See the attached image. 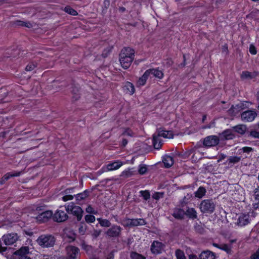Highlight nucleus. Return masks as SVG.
<instances>
[{"label":"nucleus","instance_id":"41","mask_svg":"<svg viewBox=\"0 0 259 259\" xmlns=\"http://www.w3.org/2000/svg\"><path fill=\"white\" fill-rule=\"evenodd\" d=\"M85 221L87 223H94L96 220V218L94 215L92 214H87L84 217Z\"/></svg>","mask_w":259,"mask_h":259},{"label":"nucleus","instance_id":"49","mask_svg":"<svg viewBox=\"0 0 259 259\" xmlns=\"http://www.w3.org/2000/svg\"><path fill=\"white\" fill-rule=\"evenodd\" d=\"M87 212L90 214H97V211H96L91 205H89L86 208Z\"/></svg>","mask_w":259,"mask_h":259},{"label":"nucleus","instance_id":"13","mask_svg":"<svg viewBox=\"0 0 259 259\" xmlns=\"http://www.w3.org/2000/svg\"><path fill=\"white\" fill-rule=\"evenodd\" d=\"M250 216L248 214H241L237 219L236 224L240 227H243L250 223Z\"/></svg>","mask_w":259,"mask_h":259},{"label":"nucleus","instance_id":"58","mask_svg":"<svg viewBox=\"0 0 259 259\" xmlns=\"http://www.w3.org/2000/svg\"><path fill=\"white\" fill-rule=\"evenodd\" d=\"M74 189L73 188H70L66 189L64 191V193L65 194L73 193V191H74Z\"/></svg>","mask_w":259,"mask_h":259},{"label":"nucleus","instance_id":"7","mask_svg":"<svg viewBox=\"0 0 259 259\" xmlns=\"http://www.w3.org/2000/svg\"><path fill=\"white\" fill-rule=\"evenodd\" d=\"M68 218V214L64 211L57 210L54 214H53V220L56 222L61 223L66 221Z\"/></svg>","mask_w":259,"mask_h":259},{"label":"nucleus","instance_id":"27","mask_svg":"<svg viewBox=\"0 0 259 259\" xmlns=\"http://www.w3.org/2000/svg\"><path fill=\"white\" fill-rule=\"evenodd\" d=\"M124 91L130 95H133L135 93V88L134 85L130 82H127L123 87Z\"/></svg>","mask_w":259,"mask_h":259},{"label":"nucleus","instance_id":"62","mask_svg":"<svg viewBox=\"0 0 259 259\" xmlns=\"http://www.w3.org/2000/svg\"><path fill=\"white\" fill-rule=\"evenodd\" d=\"M104 5L106 8L108 7L110 5V0H104Z\"/></svg>","mask_w":259,"mask_h":259},{"label":"nucleus","instance_id":"64","mask_svg":"<svg viewBox=\"0 0 259 259\" xmlns=\"http://www.w3.org/2000/svg\"><path fill=\"white\" fill-rule=\"evenodd\" d=\"M189 259H198L197 256L194 254H190L189 256Z\"/></svg>","mask_w":259,"mask_h":259},{"label":"nucleus","instance_id":"60","mask_svg":"<svg viewBox=\"0 0 259 259\" xmlns=\"http://www.w3.org/2000/svg\"><path fill=\"white\" fill-rule=\"evenodd\" d=\"M104 171H108V170H106V167H103L102 168V169H101L100 170H99L97 173L99 174V175H101L102 174L103 172H104Z\"/></svg>","mask_w":259,"mask_h":259},{"label":"nucleus","instance_id":"48","mask_svg":"<svg viewBox=\"0 0 259 259\" xmlns=\"http://www.w3.org/2000/svg\"><path fill=\"white\" fill-rule=\"evenodd\" d=\"M36 66L34 63L28 64L25 68V69L27 71H31L34 69Z\"/></svg>","mask_w":259,"mask_h":259},{"label":"nucleus","instance_id":"36","mask_svg":"<svg viewBox=\"0 0 259 259\" xmlns=\"http://www.w3.org/2000/svg\"><path fill=\"white\" fill-rule=\"evenodd\" d=\"M88 226L84 223H81L78 228V233L80 235H83L85 234Z\"/></svg>","mask_w":259,"mask_h":259},{"label":"nucleus","instance_id":"31","mask_svg":"<svg viewBox=\"0 0 259 259\" xmlns=\"http://www.w3.org/2000/svg\"><path fill=\"white\" fill-rule=\"evenodd\" d=\"M163 162L165 167H170L174 164L173 158L170 156H165L163 159Z\"/></svg>","mask_w":259,"mask_h":259},{"label":"nucleus","instance_id":"54","mask_svg":"<svg viewBox=\"0 0 259 259\" xmlns=\"http://www.w3.org/2000/svg\"><path fill=\"white\" fill-rule=\"evenodd\" d=\"M101 233V231L100 230H94L93 231V233L92 234V235L94 238H97L100 235Z\"/></svg>","mask_w":259,"mask_h":259},{"label":"nucleus","instance_id":"59","mask_svg":"<svg viewBox=\"0 0 259 259\" xmlns=\"http://www.w3.org/2000/svg\"><path fill=\"white\" fill-rule=\"evenodd\" d=\"M7 247L5 246H2V243L1 240H0V253H2L3 252H5L7 250Z\"/></svg>","mask_w":259,"mask_h":259},{"label":"nucleus","instance_id":"3","mask_svg":"<svg viewBox=\"0 0 259 259\" xmlns=\"http://www.w3.org/2000/svg\"><path fill=\"white\" fill-rule=\"evenodd\" d=\"M215 204L212 200H203L200 205L201 211L203 213H212L215 209Z\"/></svg>","mask_w":259,"mask_h":259},{"label":"nucleus","instance_id":"28","mask_svg":"<svg viewBox=\"0 0 259 259\" xmlns=\"http://www.w3.org/2000/svg\"><path fill=\"white\" fill-rule=\"evenodd\" d=\"M254 202L253 206L255 209L259 208V186L254 190Z\"/></svg>","mask_w":259,"mask_h":259},{"label":"nucleus","instance_id":"1","mask_svg":"<svg viewBox=\"0 0 259 259\" xmlns=\"http://www.w3.org/2000/svg\"><path fill=\"white\" fill-rule=\"evenodd\" d=\"M65 208L67 213L75 216L78 221H81L83 211L80 206L75 205L73 203L71 202L65 205Z\"/></svg>","mask_w":259,"mask_h":259},{"label":"nucleus","instance_id":"30","mask_svg":"<svg viewBox=\"0 0 259 259\" xmlns=\"http://www.w3.org/2000/svg\"><path fill=\"white\" fill-rule=\"evenodd\" d=\"M213 246L224 250L227 253H229L231 251V246L226 244H218L217 243H213Z\"/></svg>","mask_w":259,"mask_h":259},{"label":"nucleus","instance_id":"37","mask_svg":"<svg viewBox=\"0 0 259 259\" xmlns=\"http://www.w3.org/2000/svg\"><path fill=\"white\" fill-rule=\"evenodd\" d=\"M15 24L18 26H25L28 28L32 27V24L29 22H24L20 20L16 21Z\"/></svg>","mask_w":259,"mask_h":259},{"label":"nucleus","instance_id":"24","mask_svg":"<svg viewBox=\"0 0 259 259\" xmlns=\"http://www.w3.org/2000/svg\"><path fill=\"white\" fill-rule=\"evenodd\" d=\"M185 215L190 219L194 220L197 218V213L194 208L188 207L185 211Z\"/></svg>","mask_w":259,"mask_h":259},{"label":"nucleus","instance_id":"43","mask_svg":"<svg viewBox=\"0 0 259 259\" xmlns=\"http://www.w3.org/2000/svg\"><path fill=\"white\" fill-rule=\"evenodd\" d=\"M241 160L240 157L238 156H230L228 158V161L229 163H236L239 162Z\"/></svg>","mask_w":259,"mask_h":259},{"label":"nucleus","instance_id":"34","mask_svg":"<svg viewBox=\"0 0 259 259\" xmlns=\"http://www.w3.org/2000/svg\"><path fill=\"white\" fill-rule=\"evenodd\" d=\"M149 76L148 75V72L147 71V70H146L144 72V73L143 74L142 76L139 79L138 82H137L138 84L139 85H144L145 84L146 80L148 79Z\"/></svg>","mask_w":259,"mask_h":259},{"label":"nucleus","instance_id":"5","mask_svg":"<svg viewBox=\"0 0 259 259\" xmlns=\"http://www.w3.org/2000/svg\"><path fill=\"white\" fill-rule=\"evenodd\" d=\"M257 113L254 110H247L241 114V119L243 122H252L257 116Z\"/></svg>","mask_w":259,"mask_h":259},{"label":"nucleus","instance_id":"8","mask_svg":"<svg viewBox=\"0 0 259 259\" xmlns=\"http://www.w3.org/2000/svg\"><path fill=\"white\" fill-rule=\"evenodd\" d=\"M67 259H77L78 255L79 249L73 246L66 247Z\"/></svg>","mask_w":259,"mask_h":259},{"label":"nucleus","instance_id":"14","mask_svg":"<svg viewBox=\"0 0 259 259\" xmlns=\"http://www.w3.org/2000/svg\"><path fill=\"white\" fill-rule=\"evenodd\" d=\"M119 56L124 58H132V60H134L135 57V51L130 47H126L122 49L119 54Z\"/></svg>","mask_w":259,"mask_h":259},{"label":"nucleus","instance_id":"18","mask_svg":"<svg viewBox=\"0 0 259 259\" xmlns=\"http://www.w3.org/2000/svg\"><path fill=\"white\" fill-rule=\"evenodd\" d=\"M172 215L176 219L182 220L185 215V211L182 208H175L173 210Z\"/></svg>","mask_w":259,"mask_h":259},{"label":"nucleus","instance_id":"57","mask_svg":"<svg viewBox=\"0 0 259 259\" xmlns=\"http://www.w3.org/2000/svg\"><path fill=\"white\" fill-rule=\"evenodd\" d=\"M250 259H259V248L251 255Z\"/></svg>","mask_w":259,"mask_h":259},{"label":"nucleus","instance_id":"47","mask_svg":"<svg viewBox=\"0 0 259 259\" xmlns=\"http://www.w3.org/2000/svg\"><path fill=\"white\" fill-rule=\"evenodd\" d=\"M249 135L253 138L259 139V132L256 130H251L250 132Z\"/></svg>","mask_w":259,"mask_h":259},{"label":"nucleus","instance_id":"21","mask_svg":"<svg viewBox=\"0 0 259 259\" xmlns=\"http://www.w3.org/2000/svg\"><path fill=\"white\" fill-rule=\"evenodd\" d=\"M243 105L238 104L235 106L232 105L231 107L228 110V113L230 115L235 116L238 112L243 109Z\"/></svg>","mask_w":259,"mask_h":259},{"label":"nucleus","instance_id":"61","mask_svg":"<svg viewBox=\"0 0 259 259\" xmlns=\"http://www.w3.org/2000/svg\"><path fill=\"white\" fill-rule=\"evenodd\" d=\"M128 143V141L127 139H126L125 138H123L122 139V145L124 147H125L127 144Z\"/></svg>","mask_w":259,"mask_h":259},{"label":"nucleus","instance_id":"17","mask_svg":"<svg viewBox=\"0 0 259 259\" xmlns=\"http://www.w3.org/2000/svg\"><path fill=\"white\" fill-rule=\"evenodd\" d=\"M257 74V72H250L248 71H244L241 73L240 77L242 80L251 79L256 77Z\"/></svg>","mask_w":259,"mask_h":259},{"label":"nucleus","instance_id":"29","mask_svg":"<svg viewBox=\"0 0 259 259\" xmlns=\"http://www.w3.org/2000/svg\"><path fill=\"white\" fill-rule=\"evenodd\" d=\"M89 191L88 190H85L82 193L77 194L76 195H74L75 197L76 201L79 202V201L84 200L89 196Z\"/></svg>","mask_w":259,"mask_h":259},{"label":"nucleus","instance_id":"35","mask_svg":"<svg viewBox=\"0 0 259 259\" xmlns=\"http://www.w3.org/2000/svg\"><path fill=\"white\" fill-rule=\"evenodd\" d=\"M97 221H98L99 223L101 225V226L103 227H109L111 226V223L110 222L107 220V219H103L102 218H97Z\"/></svg>","mask_w":259,"mask_h":259},{"label":"nucleus","instance_id":"16","mask_svg":"<svg viewBox=\"0 0 259 259\" xmlns=\"http://www.w3.org/2000/svg\"><path fill=\"white\" fill-rule=\"evenodd\" d=\"M133 60L132 58H122V57L119 56V61L122 67L126 69L130 67Z\"/></svg>","mask_w":259,"mask_h":259},{"label":"nucleus","instance_id":"55","mask_svg":"<svg viewBox=\"0 0 259 259\" xmlns=\"http://www.w3.org/2000/svg\"><path fill=\"white\" fill-rule=\"evenodd\" d=\"M249 52L252 55H255L257 53L255 47L253 45L249 46Z\"/></svg>","mask_w":259,"mask_h":259},{"label":"nucleus","instance_id":"33","mask_svg":"<svg viewBox=\"0 0 259 259\" xmlns=\"http://www.w3.org/2000/svg\"><path fill=\"white\" fill-rule=\"evenodd\" d=\"M206 189L203 187H200L194 193L196 197L201 198L206 193Z\"/></svg>","mask_w":259,"mask_h":259},{"label":"nucleus","instance_id":"45","mask_svg":"<svg viewBox=\"0 0 259 259\" xmlns=\"http://www.w3.org/2000/svg\"><path fill=\"white\" fill-rule=\"evenodd\" d=\"M121 136L123 137H133L134 136V133L132 130L127 128L123 132Z\"/></svg>","mask_w":259,"mask_h":259},{"label":"nucleus","instance_id":"63","mask_svg":"<svg viewBox=\"0 0 259 259\" xmlns=\"http://www.w3.org/2000/svg\"><path fill=\"white\" fill-rule=\"evenodd\" d=\"M17 259H31V258L28 256H20L17 257Z\"/></svg>","mask_w":259,"mask_h":259},{"label":"nucleus","instance_id":"22","mask_svg":"<svg viewBox=\"0 0 259 259\" xmlns=\"http://www.w3.org/2000/svg\"><path fill=\"white\" fill-rule=\"evenodd\" d=\"M155 134L159 138L162 137L163 138H172L173 137L172 133L171 131H164L160 128L158 129Z\"/></svg>","mask_w":259,"mask_h":259},{"label":"nucleus","instance_id":"12","mask_svg":"<svg viewBox=\"0 0 259 259\" xmlns=\"http://www.w3.org/2000/svg\"><path fill=\"white\" fill-rule=\"evenodd\" d=\"M3 240L6 245H10L16 242L18 236L16 233H10L3 236Z\"/></svg>","mask_w":259,"mask_h":259},{"label":"nucleus","instance_id":"15","mask_svg":"<svg viewBox=\"0 0 259 259\" xmlns=\"http://www.w3.org/2000/svg\"><path fill=\"white\" fill-rule=\"evenodd\" d=\"M22 173V171L7 172L1 179L0 184L3 185L6 182V181H8L9 179L12 177L20 176Z\"/></svg>","mask_w":259,"mask_h":259},{"label":"nucleus","instance_id":"19","mask_svg":"<svg viewBox=\"0 0 259 259\" xmlns=\"http://www.w3.org/2000/svg\"><path fill=\"white\" fill-rule=\"evenodd\" d=\"M29 248L28 246H23L19 249L16 250L14 254L17 255V257L26 256L29 254Z\"/></svg>","mask_w":259,"mask_h":259},{"label":"nucleus","instance_id":"44","mask_svg":"<svg viewBox=\"0 0 259 259\" xmlns=\"http://www.w3.org/2000/svg\"><path fill=\"white\" fill-rule=\"evenodd\" d=\"M140 193L141 194V196L143 197L144 200H147L150 198V195L148 191H141L140 192Z\"/></svg>","mask_w":259,"mask_h":259},{"label":"nucleus","instance_id":"26","mask_svg":"<svg viewBox=\"0 0 259 259\" xmlns=\"http://www.w3.org/2000/svg\"><path fill=\"white\" fill-rule=\"evenodd\" d=\"M200 259H215L214 254L210 251H203L199 256Z\"/></svg>","mask_w":259,"mask_h":259},{"label":"nucleus","instance_id":"9","mask_svg":"<svg viewBox=\"0 0 259 259\" xmlns=\"http://www.w3.org/2000/svg\"><path fill=\"white\" fill-rule=\"evenodd\" d=\"M121 230L122 228L119 226L114 225L108 229L106 234L110 237H116L120 235Z\"/></svg>","mask_w":259,"mask_h":259},{"label":"nucleus","instance_id":"53","mask_svg":"<svg viewBox=\"0 0 259 259\" xmlns=\"http://www.w3.org/2000/svg\"><path fill=\"white\" fill-rule=\"evenodd\" d=\"M192 197V195L190 194H188L186 196H185L183 200V202L185 204L187 203L191 198Z\"/></svg>","mask_w":259,"mask_h":259},{"label":"nucleus","instance_id":"20","mask_svg":"<svg viewBox=\"0 0 259 259\" xmlns=\"http://www.w3.org/2000/svg\"><path fill=\"white\" fill-rule=\"evenodd\" d=\"M147 71L148 72L149 76L151 75L153 77H155L159 79H161L163 77V73L162 71L158 69H150L147 70Z\"/></svg>","mask_w":259,"mask_h":259},{"label":"nucleus","instance_id":"25","mask_svg":"<svg viewBox=\"0 0 259 259\" xmlns=\"http://www.w3.org/2000/svg\"><path fill=\"white\" fill-rule=\"evenodd\" d=\"M122 165V162L120 161H114L107 164L106 169L108 171L116 170L118 169Z\"/></svg>","mask_w":259,"mask_h":259},{"label":"nucleus","instance_id":"10","mask_svg":"<svg viewBox=\"0 0 259 259\" xmlns=\"http://www.w3.org/2000/svg\"><path fill=\"white\" fill-rule=\"evenodd\" d=\"M164 247V245L162 243L158 241H154L151 245L150 250L152 253L158 254L161 253Z\"/></svg>","mask_w":259,"mask_h":259},{"label":"nucleus","instance_id":"42","mask_svg":"<svg viewBox=\"0 0 259 259\" xmlns=\"http://www.w3.org/2000/svg\"><path fill=\"white\" fill-rule=\"evenodd\" d=\"M176 256L177 259H186L184 252L180 249L176 250Z\"/></svg>","mask_w":259,"mask_h":259},{"label":"nucleus","instance_id":"32","mask_svg":"<svg viewBox=\"0 0 259 259\" xmlns=\"http://www.w3.org/2000/svg\"><path fill=\"white\" fill-rule=\"evenodd\" d=\"M233 128L235 132L240 134L243 135L245 133L246 130V126L245 125L240 124L234 126Z\"/></svg>","mask_w":259,"mask_h":259},{"label":"nucleus","instance_id":"6","mask_svg":"<svg viewBox=\"0 0 259 259\" xmlns=\"http://www.w3.org/2000/svg\"><path fill=\"white\" fill-rule=\"evenodd\" d=\"M220 142L219 138L214 135L209 136L203 139V144L206 147H211L217 145Z\"/></svg>","mask_w":259,"mask_h":259},{"label":"nucleus","instance_id":"23","mask_svg":"<svg viewBox=\"0 0 259 259\" xmlns=\"http://www.w3.org/2000/svg\"><path fill=\"white\" fill-rule=\"evenodd\" d=\"M152 142L153 147L155 149L158 150L160 149L162 145V140L158 136H156V134H154L153 135Z\"/></svg>","mask_w":259,"mask_h":259},{"label":"nucleus","instance_id":"50","mask_svg":"<svg viewBox=\"0 0 259 259\" xmlns=\"http://www.w3.org/2000/svg\"><path fill=\"white\" fill-rule=\"evenodd\" d=\"M74 196L70 195L69 194H65V196L62 197V199L64 201H66L70 200H72Z\"/></svg>","mask_w":259,"mask_h":259},{"label":"nucleus","instance_id":"51","mask_svg":"<svg viewBox=\"0 0 259 259\" xmlns=\"http://www.w3.org/2000/svg\"><path fill=\"white\" fill-rule=\"evenodd\" d=\"M163 196L162 193L156 192L152 195V198L155 200H159L160 198H162Z\"/></svg>","mask_w":259,"mask_h":259},{"label":"nucleus","instance_id":"39","mask_svg":"<svg viewBox=\"0 0 259 259\" xmlns=\"http://www.w3.org/2000/svg\"><path fill=\"white\" fill-rule=\"evenodd\" d=\"M130 256L131 259H146L145 256L136 252H132Z\"/></svg>","mask_w":259,"mask_h":259},{"label":"nucleus","instance_id":"38","mask_svg":"<svg viewBox=\"0 0 259 259\" xmlns=\"http://www.w3.org/2000/svg\"><path fill=\"white\" fill-rule=\"evenodd\" d=\"M64 11L72 16H76L78 14L76 11L71 8L70 6L65 7L64 8Z\"/></svg>","mask_w":259,"mask_h":259},{"label":"nucleus","instance_id":"52","mask_svg":"<svg viewBox=\"0 0 259 259\" xmlns=\"http://www.w3.org/2000/svg\"><path fill=\"white\" fill-rule=\"evenodd\" d=\"M241 150L244 153L249 154L250 152L253 151V149L250 147H244L241 149Z\"/></svg>","mask_w":259,"mask_h":259},{"label":"nucleus","instance_id":"11","mask_svg":"<svg viewBox=\"0 0 259 259\" xmlns=\"http://www.w3.org/2000/svg\"><path fill=\"white\" fill-rule=\"evenodd\" d=\"M51 218H53V212L51 210H46L39 214L36 219L39 223H44L48 221Z\"/></svg>","mask_w":259,"mask_h":259},{"label":"nucleus","instance_id":"40","mask_svg":"<svg viewBox=\"0 0 259 259\" xmlns=\"http://www.w3.org/2000/svg\"><path fill=\"white\" fill-rule=\"evenodd\" d=\"M147 170V168L146 165L144 164H141L139 166L138 172L141 175H143L146 174Z\"/></svg>","mask_w":259,"mask_h":259},{"label":"nucleus","instance_id":"4","mask_svg":"<svg viewBox=\"0 0 259 259\" xmlns=\"http://www.w3.org/2000/svg\"><path fill=\"white\" fill-rule=\"evenodd\" d=\"M146 224V222L143 219L125 218L122 221V225L127 227H134L138 226H143Z\"/></svg>","mask_w":259,"mask_h":259},{"label":"nucleus","instance_id":"56","mask_svg":"<svg viewBox=\"0 0 259 259\" xmlns=\"http://www.w3.org/2000/svg\"><path fill=\"white\" fill-rule=\"evenodd\" d=\"M195 230L200 233H202L203 232V228L201 227V226L199 225H196L195 226Z\"/></svg>","mask_w":259,"mask_h":259},{"label":"nucleus","instance_id":"46","mask_svg":"<svg viewBox=\"0 0 259 259\" xmlns=\"http://www.w3.org/2000/svg\"><path fill=\"white\" fill-rule=\"evenodd\" d=\"M72 92L73 94V96H72L73 99L74 100H77L79 98V95L78 94V89L77 88L75 89H73Z\"/></svg>","mask_w":259,"mask_h":259},{"label":"nucleus","instance_id":"2","mask_svg":"<svg viewBox=\"0 0 259 259\" xmlns=\"http://www.w3.org/2000/svg\"><path fill=\"white\" fill-rule=\"evenodd\" d=\"M37 242L43 247H50L54 245L55 238L52 235H42L38 238Z\"/></svg>","mask_w":259,"mask_h":259}]
</instances>
